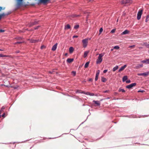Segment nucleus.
Here are the masks:
<instances>
[{
    "instance_id": "f257e3e1",
    "label": "nucleus",
    "mask_w": 149,
    "mask_h": 149,
    "mask_svg": "<svg viewBox=\"0 0 149 149\" xmlns=\"http://www.w3.org/2000/svg\"><path fill=\"white\" fill-rule=\"evenodd\" d=\"M104 54L102 53L99 54V56L96 61V63L97 64L100 63L102 61V57L104 56Z\"/></svg>"
},
{
    "instance_id": "f03ea898",
    "label": "nucleus",
    "mask_w": 149,
    "mask_h": 149,
    "mask_svg": "<svg viewBox=\"0 0 149 149\" xmlns=\"http://www.w3.org/2000/svg\"><path fill=\"white\" fill-rule=\"evenodd\" d=\"M88 42V39H85L82 40L83 47L84 48L86 47L87 45Z\"/></svg>"
},
{
    "instance_id": "7ed1b4c3",
    "label": "nucleus",
    "mask_w": 149,
    "mask_h": 149,
    "mask_svg": "<svg viewBox=\"0 0 149 149\" xmlns=\"http://www.w3.org/2000/svg\"><path fill=\"white\" fill-rule=\"evenodd\" d=\"M142 13V10H140L138 13L137 18L138 20L140 19Z\"/></svg>"
},
{
    "instance_id": "20e7f679",
    "label": "nucleus",
    "mask_w": 149,
    "mask_h": 149,
    "mask_svg": "<svg viewBox=\"0 0 149 149\" xmlns=\"http://www.w3.org/2000/svg\"><path fill=\"white\" fill-rule=\"evenodd\" d=\"M136 85V83L131 84L126 86V88L128 89H131L133 86H135Z\"/></svg>"
},
{
    "instance_id": "39448f33",
    "label": "nucleus",
    "mask_w": 149,
    "mask_h": 149,
    "mask_svg": "<svg viewBox=\"0 0 149 149\" xmlns=\"http://www.w3.org/2000/svg\"><path fill=\"white\" fill-rule=\"evenodd\" d=\"M100 70H98L96 72V74L95 77V80L96 81L98 79V76L100 73Z\"/></svg>"
},
{
    "instance_id": "423d86ee",
    "label": "nucleus",
    "mask_w": 149,
    "mask_h": 149,
    "mask_svg": "<svg viewBox=\"0 0 149 149\" xmlns=\"http://www.w3.org/2000/svg\"><path fill=\"white\" fill-rule=\"evenodd\" d=\"M57 45H58L57 43H56L55 45H54L52 47V50L53 51H55L57 48Z\"/></svg>"
},
{
    "instance_id": "0eeeda50",
    "label": "nucleus",
    "mask_w": 149,
    "mask_h": 149,
    "mask_svg": "<svg viewBox=\"0 0 149 149\" xmlns=\"http://www.w3.org/2000/svg\"><path fill=\"white\" fill-rule=\"evenodd\" d=\"M127 65H125L121 67L118 70L119 72H120L124 70L126 67Z\"/></svg>"
},
{
    "instance_id": "6e6552de",
    "label": "nucleus",
    "mask_w": 149,
    "mask_h": 149,
    "mask_svg": "<svg viewBox=\"0 0 149 149\" xmlns=\"http://www.w3.org/2000/svg\"><path fill=\"white\" fill-rule=\"evenodd\" d=\"M141 63H145L146 64H149V58L148 59L144 60L141 61Z\"/></svg>"
},
{
    "instance_id": "1a4fd4ad",
    "label": "nucleus",
    "mask_w": 149,
    "mask_h": 149,
    "mask_svg": "<svg viewBox=\"0 0 149 149\" xmlns=\"http://www.w3.org/2000/svg\"><path fill=\"white\" fill-rule=\"evenodd\" d=\"M23 0H17V5L18 6H20L22 4V2Z\"/></svg>"
},
{
    "instance_id": "9d476101",
    "label": "nucleus",
    "mask_w": 149,
    "mask_h": 149,
    "mask_svg": "<svg viewBox=\"0 0 149 149\" xmlns=\"http://www.w3.org/2000/svg\"><path fill=\"white\" fill-rule=\"evenodd\" d=\"M129 31H128L127 30H126L124 31L122 33L121 35H125V34H128L129 33Z\"/></svg>"
},
{
    "instance_id": "9b49d317",
    "label": "nucleus",
    "mask_w": 149,
    "mask_h": 149,
    "mask_svg": "<svg viewBox=\"0 0 149 149\" xmlns=\"http://www.w3.org/2000/svg\"><path fill=\"white\" fill-rule=\"evenodd\" d=\"M89 52V51H86L84 52V57L85 58L87 56L88 53Z\"/></svg>"
},
{
    "instance_id": "f8f14e48",
    "label": "nucleus",
    "mask_w": 149,
    "mask_h": 149,
    "mask_svg": "<svg viewBox=\"0 0 149 149\" xmlns=\"http://www.w3.org/2000/svg\"><path fill=\"white\" fill-rule=\"evenodd\" d=\"M74 49L72 47H70L69 48V51L70 53H72L74 50Z\"/></svg>"
},
{
    "instance_id": "ddd939ff",
    "label": "nucleus",
    "mask_w": 149,
    "mask_h": 149,
    "mask_svg": "<svg viewBox=\"0 0 149 149\" xmlns=\"http://www.w3.org/2000/svg\"><path fill=\"white\" fill-rule=\"evenodd\" d=\"M93 102L95 103V104H96L97 106H100V103L98 101L93 100Z\"/></svg>"
},
{
    "instance_id": "4468645a",
    "label": "nucleus",
    "mask_w": 149,
    "mask_h": 149,
    "mask_svg": "<svg viewBox=\"0 0 149 149\" xmlns=\"http://www.w3.org/2000/svg\"><path fill=\"white\" fill-rule=\"evenodd\" d=\"M149 74V72H146L143 73V76L146 77Z\"/></svg>"
},
{
    "instance_id": "2eb2a0df",
    "label": "nucleus",
    "mask_w": 149,
    "mask_h": 149,
    "mask_svg": "<svg viewBox=\"0 0 149 149\" xmlns=\"http://www.w3.org/2000/svg\"><path fill=\"white\" fill-rule=\"evenodd\" d=\"M73 61V59L72 58H68L67 60V62L69 63H71Z\"/></svg>"
},
{
    "instance_id": "dca6fc26",
    "label": "nucleus",
    "mask_w": 149,
    "mask_h": 149,
    "mask_svg": "<svg viewBox=\"0 0 149 149\" xmlns=\"http://www.w3.org/2000/svg\"><path fill=\"white\" fill-rule=\"evenodd\" d=\"M143 67V64H138L136 66V69L139 68H141Z\"/></svg>"
},
{
    "instance_id": "f3484780",
    "label": "nucleus",
    "mask_w": 149,
    "mask_h": 149,
    "mask_svg": "<svg viewBox=\"0 0 149 149\" xmlns=\"http://www.w3.org/2000/svg\"><path fill=\"white\" fill-rule=\"evenodd\" d=\"M38 41V40H36L31 39V40H30V42H32V43L36 42H37Z\"/></svg>"
},
{
    "instance_id": "a211bd4d",
    "label": "nucleus",
    "mask_w": 149,
    "mask_h": 149,
    "mask_svg": "<svg viewBox=\"0 0 149 149\" xmlns=\"http://www.w3.org/2000/svg\"><path fill=\"white\" fill-rule=\"evenodd\" d=\"M127 79V76H125L123 77V82L125 81Z\"/></svg>"
},
{
    "instance_id": "6ab92c4d",
    "label": "nucleus",
    "mask_w": 149,
    "mask_h": 149,
    "mask_svg": "<svg viewBox=\"0 0 149 149\" xmlns=\"http://www.w3.org/2000/svg\"><path fill=\"white\" fill-rule=\"evenodd\" d=\"M49 0H40V1L44 4L46 3L47 2L49 1Z\"/></svg>"
},
{
    "instance_id": "aec40b11",
    "label": "nucleus",
    "mask_w": 149,
    "mask_h": 149,
    "mask_svg": "<svg viewBox=\"0 0 149 149\" xmlns=\"http://www.w3.org/2000/svg\"><path fill=\"white\" fill-rule=\"evenodd\" d=\"M84 94L88 95H90V96H93L94 95V94L93 93H91L89 92L86 93H84Z\"/></svg>"
},
{
    "instance_id": "412c9836",
    "label": "nucleus",
    "mask_w": 149,
    "mask_h": 149,
    "mask_svg": "<svg viewBox=\"0 0 149 149\" xmlns=\"http://www.w3.org/2000/svg\"><path fill=\"white\" fill-rule=\"evenodd\" d=\"M118 68V66L116 65L115 67H114L113 69V72L115 71Z\"/></svg>"
},
{
    "instance_id": "4be33fe9",
    "label": "nucleus",
    "mask_w": 149,
    "mask_h": 149,
    "mask_svg": "<svg viewBox=\"0 0 149 149\" xmlns=\"http://www.w3.org/2000/svg\"><path fill=\"white\" fill-rule=\"evenodd\" d=\"M89 63V62H86L85 64L84 67L85 68H86L88 67Z\"/></svg>"
},
{
    "instance_id": "5701e85b",
    "label": "nucleus",
    "mask_w": 149,
    "mask_h": 149,
    "mask_svg": "<svg viewBox=\"0 0 149 149\" xmlns=\"http://www.w3.org/2000/svg\"><path fill=\"white\" fill-rule=\"evenodd\" d=\"M70 28V26L69 24H68L65 27V29H69Z\"/></svg>"
},
{
    "instance_id": "b1692460",
    "label": "nucleus",
    "mask_w": 149,
    "mask_h": 149,
    "mask_svg": "<svg viewBox=\"0 0 149 149\" xmlns=\"http://www.w3.org/2000/svg\"><path fill=\"white\" fill-rule=\"evenodd\" d=\"M101 80L103 82H105L106 81V79L105 78L103 77L102 78Z\"/></svg>"
},
{
    "instance_id": "393cba45",
    "label": "nucleus",
    "mask_w": 149,
    "mask_h": 149,
    "mask_svg": "<svg viewBox=\"0 0 149 149\" xmlns=\"http://www.w3.org/2000/svg\"><path fill=\"white\" fill-rule=\"evenodd\" d=\"M119 48L118 46H116L113 47V49H119Z\"/></svg>"
},
{
    "instance_id": "a878e982",
    "label": "nucleus",
    "mask_w": 149,
    "mask_h": 149,
    "mask_svg": "<svg viewBox=\"0 0 149 149\" xmlns=\"http://www.w3.org/2000/svg\"><path fill=\"white\" fill-rule=\"evenodd\" d=\"M149 18V15H148L146 17V22H147L148 21V18Z\"/></svg>"
},
{
    "instance_id": "bb28decb",
    "label": "nucleus",
    "mask_w": 149,
    "mask_h": 149,
    "mask_svg": "<svg viewBox=\"0 0 149 149\" xmlns=\"http://www.w3.org/2000/svg\"><path fill=\"white\" fill-rule=\"evenodd\" d=\"M119 91L120 92L122 91L123 92H125V91L124 89H122L121 88L119 89Z\"/></svg>"
},
{
    "instance_id": "cd10ccee",
    "label": "nucleus",
    "mask_w": 149,
    "mask_h": 149,
    "mask_svg": "<svg viewBox=\"0 0 149 149\" xmlns=\"http://www.w3.org/2000/svg\"><path fill=\"white\" fill-rule=\"evenodd\" d=\"M7 56L6 55H4L2 54H0V57H6Z\"/></svg>"
},
{
    "instance_id": "c85d7f7f",
    "label": "nucleus",
    "mask_w": 149,
    "mask_h": 149,
    "mask_svg": "<svg viewBox=\"0 0 149 149\" xmlns=\"http://www.w3.org/2000/svg\"><path fill=\"white\" fill-rule=\"evenodd\" d=\"M79 27V25H76L74 27V28L75 29H77Z\"/></svg>"
},
{
    "instance_id": "c756f323",
    "label": "nucleus",
    "mask_w": 149,
    "mask_h": 149,
    "mask_svg": "<svg viewBox=\"0 0 149 149\" xmlns=\"http://www.w3.org/2000/svg\"><path fill=\"white\" fill-rule=\"evenodd\" d=\"M77 93H84H84H86L84 91H82L81 92H80L79 91H77Z\"/></svg>"
},
{
    "instance_id": "7c9ffc66",
    "label": "nucleus",
    "mask_w": 149,
    "mask_h": 149,
    "mask_svg": "<svg viewBox=\"0 0 149 149\" xmlns=\"http://www.w3.org/2000/svg\"><path fill=\"white\" fill-rule=\"evenodd\" d=\"M115 29H113L111 31V33H114L115 32Z\"/></svg>"
},
{
    "instance_id": "2f4dec72",
    "label": "nucleus",
    "mask_w": 149,
    "mask_h": 149,
    "mask_svg": "<svg viewBox=\"0 0 149 149\" xmlns=\"http://www.w3.org/2000/svg\"><path fill=\"white\" fill-rule=\"evenodd\" d=\"M132 2V0H127L126 1V3H130Z\"/></svg>"
},
{
    "instance_id": "473e14b6",
    "label": "nucleus",
    "mask_w": 149,
    "mask_h": 149,
    "mask_svg": "<svg viewBox=\"0 0 149 149\" xmlns=\"http://www.w3.org/2000/svg\"><path fill=\"white\" fill-rule=\"evenodd\" d=\"M72 74L74 76H75L76 74V72L75 71H72Z\"/></svg>"
},
{
    "instance_id": "72a5a7b5",
    "label": "nucleus",
    "mask_w": 149,
    "mask_h": 149,
    "mask_svg": "<svg viewBox=\"0 0 149 149\" xmlns=\"http://www.w3.org/2000/svg\"><path fill=\"white\" fill-rule=\"evenodd\" d=\"M103 31V29L102 28H101L100 29L99 31L100 33H101Z\"/></svg>"
},
{
    "instance_id": "f704fd0d",
    "label": "nucleus",
    "mask_w": 149,
    "mask_h": 149,
    "mask_svg": "<svg viewBox=\"0 0 149 149\" xmlns=\"http://www.w3.org/2000/svg\"><path fill=\"white\" fill-rule=\"evenodd\" d=\"M23 42H17L15 43V44H20V43H22Z\"/></svg>"
},
{
    "instance_id": "c9c22d12",
    "label": "nucleus",
    "mask_w": 149,
    "mask_h": 149,
    "mask_svg": "<svg viewBox=\"0 0 149 149\" xmlns=\"http://www.w3.org/2000/svg\"><path fill=\"white\" fill-rule=\"evenodd\" d=\"M137 75L138 76H143V73H138L137 74Z\"/></svg>"
},
{
    "instance_id": "e433bc0d",
    "label": "nucleus",
    "mask_w": 149,
    "mask_h": 149,
    "mask_svg": "<svg viewBox=\"0 0 149 149\" xmlns=\"http://www.w3.org/2000/svg\"><path fill=\"white\" fill-rule=\"evenodd\" d=\"M130 82L131 81L130 80H128L126 81V82L128 83H130Z\"/></svg>"
},
{
    "instance_id": "4c0bfd02",
    "label": "nucleus",
    "mask_w": 149,
    "mask_h": 149,
    "mask_svg": "<svg viewBox=\"0 0 149 149\" xmlns=\"http://www.w3.org/2000/svg\"><path fill=\"white\" fill-rule=\"evenodd\" d=\"M144 91L143 90H139V91H138V92H141V93H143V92Z\"/></svg>"
},
{
    "instance_id": "58836bf2",
    "label": "nucleus",
    "mask_w": 149,
    "mask_h": 149,
    "mask_svg": "<svg viewBox=\"0 0 149 149\" xmlns=\"http://www.w3.org/2000/svg\"><path fill=\"white\" fill-rule=\"evenodd\" d=\"M135 47V45H132V46H130L129 47L133 48V47Z\"/></svg>"
},
{
    "instance_id": "ea45409f",
    "label": "nucleus",
    "mask_w": 149,
    "mask_h": 149,
    "mask_svg": "<svg viewBox=\"0 0 149 149\" xmlns=\"http://www.w3.org/2000/svg\"><path fill=\"white\" fill-rule=\"evenodd\" d=\"M4 31H5L3 30H2V29L0 30V32H4Z\"/></svg>"
},
{
    "instance_id": "a19ab883",
    "label": "nucleus",
    "mask_w": 149,
    "mask_h": 149,
    "mask_svg": "<svg viewBox=\"0 0 149 149\" xmlns=\"http://www.w3.org/2000/svg\"><path fill=\"white\" fill-rule=\"evenodd\" d=\"M107 71V70H104L103 71V72H104V73H106Z\"/></svg>"
},
{
    "instance_id": "79ce46f5",
    "label": "nucleus",
    "mask_w": 149,
    "mask_h": 149,
    "mask_svg": "<svg viewBox=\"0 0 149 149\" xmlns=\"http://www.w3.org/2000/svg\"><path fill=\"white\" fill-rule=\"evenodd\" d=\"M79 16V15H73V17H76Z\"/></svg>"
},
{
    "instance_id": "37998d69",
    "label": "nucleus",
    "mask_w": 149,
    "mask_h": 149,
    "mask_svg": "<svg viewBox=\"0 0 149 149\" xmlns=\"http://www.w3.org/2000/svg\"><path fill=\"white\" fill-rule=\"evenodd\" d=\"M39 27H40V26H37V27H35L34 29H38V28Z\"/></svg>"
},
{
    "instance_id": "c03bdc74",
    "label": "nucleus",
    "mask_w": 149,
    "mask_h": 149,
    "mask_svg": "<svg viewBox=\"0 0 149 149\" xmlns=\"http://www.w3.org/2000/svg\"><path fill=\"white\" fill-rule=\"evenodd\" d=\"M5 113H3V114L2 115V117H3L4 118V117H5Z\"/></svg>"
},
{
    "instance_id": "a18cd8bd",
    "label": "nucleus",
    "mask_w": 149,
    "mask_h": 149,
    "mask_svg": "<svg viewBox=\"0 0 149 149\" xmlns=\"http://www.w3.org/2000/svg\"><path fill=\"white\" fill-rule=\"evenodd\" d=\"M78 36H74L73 37V38H77Z\"/></svg>"
},
{
    "instance_id": "49530a36",
    "label": "nucleus",
    "mask_w": 149,
    "mask_h": 149,
    "mask_svg": "<svg viewBox=\"0 0 149 149\" xmlns=\"http://www.w3.org/2000/svg\"><path fill=\"white\" fill-rule=\"evenodd\" d=\"M2 112V110H1L0 111V118H1L2 117V116L1 115V114Z\"/></svg>"
},
{
    "instance_id": "de8ad7c7",
    "label": "nucleus",
    "mask_w": 149,
    "mask_h": 149,
    "mask_svg": "<svg viewBox=\"0 0 149 149\" xmlns=\"http://www.w3.org/2000/svg\"><path fill=\"white\" fill-rule=\"evenodd\" d=\"M92 79L91 78L89 79L88 80L89 81H92Z\"/></svg>"
},
{
    "instance_id": "09e8293b",
    "label": "nucleus",
    "mask_w": 149,
    "mask_h": 149,
    "mask_svg": "<svg viewBox=\"0 0 149 149\" xmlns=\"http://www.w3.org/2000/svg\"><path fill=\"white\" fill-rule=\"evenodd\" d=\"M5 108V107H3L2 108V109H1V110H2H2L3 109H4Z\"/></svg>"
},
{
    "instance_id": "8fccbe9b",
    "label": "nucleus",
    "mask_w": 149,
    "mask_h": 149,
    "mask_svg": "<svg viewBox=\"0 0 149 149\" xmlns=\"http://www.w3.org/2000/svg\"><path fill=\"white\" fill-rule=\"evenodd\" d=\"M108 92V91H104V93H106Z\"/></svg>"
},
{
    "instance_id": "3c124183",
    "label": "nucleus",
    "mask_w": 149,
    "mask_h": 149,
    "mask_svg": "<svg viewBox=\"0 0 149 149\" xmlns=\"http://www.w3.org/2000/svg\"><path fill=\"white\" fill-rule=\"evenodd\" d=\"M2 17V15H0V19H1V17Z\"/></svg>"
},
{
    "instance_id": "603ef678",
    "label": "nucleus",
    "mask_w": 149,
    "mask_h": 149,
    "mask_svg": "<svg viewBox=\"0 0 149 149\" xmlns=\"http://www.w3.org/2000/svg\"><path fill=\"white\" fill-rule=\"evenodd\" d=\"M2 9V7H0V11Z\"/></svg>"
},
{
    "instance_id": "864d4df0",
    "label": "nucleus",
    "mask_w": 149,
    "mask_h": 149,
    "mask_svg": "<svg viewBox=\"0 0 149 149\" xmlns=\"http://www.w3.org/2000/svg\"><path fill=\"white\" fill-rule=\"evenodd\" d=\"M113 50V49H111V51H112Z\"/></svg>"
},
{
    "instance_id": "5fc2aeb1",
    "label": "nucleus",
    "mask_w": 149,
    "mask_h": 149,
    "mask_svg": "<svg viewBox=\"0 0 149 149\" xmlns=\"http://www.w3.org/2000/svg\"><path fill=\"white\" fill-rule=\"evenodd\" d=\"M3 50L1 49H0V51H3Z\"/></svg>"
},
{
    "instance_id": "6e6d98bb",
    "label": "nucleus",
    "mask_w": 149,
    "mask_h": 149,
    "mask_svg": "<svg viewBox=\"0 0 149 149\" xmlns=\"http://www.w3.org/2000/svg\"><path fill=\"white\" fill-rule=\"evenodd\" d=\"M147 46L149 47V45H148V46Z\"/></svg>"
},
{
    "instance_id": "4d7b16f0",
    "label": "nucleus",
    "mask_w": 149,
    "mask_h": 149,
    "mask_svg": "<svg viewBox=\"0 0 149 149\" xmlns=\"http://www.w3.org/2000/svg\"><path fill=\"white\" fill-rule=\"evenodd\" d=\"M42 47H43L42 46H41V48H42Z\"/></svg>"
},
{
    "instance_id": "13d9d810",
    "label": "nucleus",
    "mask_w": 149,
    "mask_h": 149,
    "mask_svg": "<svg viewBox=\"0 0 149 149\" xmlns=\"http://www.w3.org/2000/svg\"><path fill=\"white\" fill-rule=\"evenodd\" d=\"M42 47H43L42 46H41V48H42Z\"/></svg>"
}]
</instances>
